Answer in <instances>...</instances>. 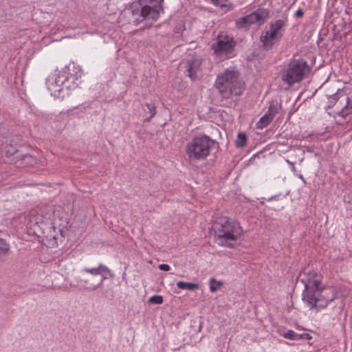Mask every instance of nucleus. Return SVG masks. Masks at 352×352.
Wrapping results in <instances>:
<instances>
[{"label": "nucleus", "mask_w": 352, "mask_h": 352, "mask_svg": "<svg viewBox=\"0 0 352 352\" xmlns=\"http://www.w3.org/2000/svg\"><path fill=\"white\" fill-rule=\"evenodd\" d=\"M82 272L89 274L92 276L84 275L76 276L69 282L71 287L94 291L102 285L104 280H105L108 276L110 277L113 276L111 270L102 263H100L96 267H85L82 269Z\"/></svg>", "instance_id": "7ed1b4c3"}, {"label": "nucleus", "mask_w": 352, "mask_h": 352, "mask_svg": "<svg viewBox=\"0 0 352 352\" xmlns=\"http://www.w3.org/2000/svg\"><path fill=\"white\" fill-rule=\"evenodd\" d=\"M328 108H331L338 102V108L341 109L340 114L345 117L351 113L352 107L349 106V98L342 89H338L337 92L328 98Z\"/></svg>", "instance_id": "9b49d317"}, {"label": "nucleus", "mask_w": 352, "mask_h": 352, "mask_svg": "<svg viewBox=\"0 0 352 352\" xmlns=\"http://www.w3.org/2000/svg\"><path fill=\"white\" fill-rule=\"evenodd\" d=\"M67 264V261L66 259H62L59 261L58 266L61 270H63V268L65 270H67L66 269Z\"/></svg>", "instance_id": "a878e982"}, {"label": "nucleus", "mask_w": 352, "mask_h": 352, "mask_svg": "<svg viewBox=\"0 0 352 352\" xmlns=\"http://www.w3.org/2000/svg\"><path fill=\"white\" fill-rule=\"evenodd\" d=\"M287 164H289L291 166V169L292 172L296 173V170L294 166V163L292 162H290L289 160H285Z\"/></svg>", "instance_id": "cd10ccee"}, {"label": "nucleus", "mask_w": 352, "mask_h": 352, "mask_svg": "<svg viewBox=\"0 0 352 352\" xmlns=\"http://www.w3.org/2000/svg\"><path fill=\"white\" fill-rule=\"evenodd\" d=\"M37 160L30 155H23V164H25V166H34L37 164Z\"/></svg>", "instance_id": "6ab92c4d"}, {"label": "nucleus", "mask_w": 352, "mask_h": 352, "mask_svg": "<svg viewBox=\"0 0 352 352\" xmlns=\"http://www.w3.org/2000/svg\"><path fill=\"white\" fill-rule=\"evenodd\" d=\"M202 60L197 56H190L184 63L185 72L192 80L196 79L201 70Z\"/></svg>", "instance_id": "ddd939ff"}, {"label": "nucleus", "mask_w": 352, "mask_h": 352, "mask_svg": "<svg viewBox=\"0 0 352 352\" xmlns=\"http://www.w3.org/2000/svg\"><path fill=\"white\" fill-rule=\"evenodd\" d=\"M296 16L297 17H302L303 16V12L301 9H299L296 12Z\"/></svg>", "instance_id": "c85d7f7f"}, {"label": "nucleus", "mask_w": 352, "mask_h": 352, "mask_svg": "<svg viewBox=\"0 0 352 352\" xmlns=\"http://www.w3.org/2000/svg\"><path fill=\"white\" fill-rule=\"evenodd\" d=\"M148 302L154 305H161L163 303V297L160 295H154L149 298Z\"/></svg>", "instance_id": "4be33fe9"}, {"label": "nucleus", "mask_w": 352, "mask_h": 352, "mask_svg": "<svg viewBox=\"0 0 352 352\" xmlns=\"http://www.w3.org/2000/svg\"><path fill=\"white\" fill-rule=\"evenodd\" d=\"M299 177H300V179H301L304 182H305V179H304V177H302V175H300Z\"/></svg>", "instance_id": "c756f323"}, {"label": "nucleus", "mask_w": 352, "mask_h": 352, "mask_svg": "<svg viewBox=\"0 0 352 352\" xmlns=\"http://www.w3.org/2000/svg\"><path fill=\"white\" fill-rule=\"evenodd\" d=\"M25 221L27 226V232L28 235L36 234V228L38 226V217H36L34 212H32L28 218L25 217Z\"/></svg>", "instance_id": "4468645a"}, {"label": "nucleus", "mask_w": 352, "mask_h": 352, "mask_svg": "<svg viewBox=\"0 0 352 352\" xmlns=\"http://www.w3.org/2000/svg\"><path fill=\"white\" fill-rule=\"evenodd\" d=\"M273 116L272 113L269 111L260 118L258 122L256 123V127L260 129H263L271 122Z\"/></svg>", "instance_id": "dca6fc26"}, {"label": "nucleus", "mask_w": 352, "mask_h": 352, "mask_svg": "<svg viewBox=\"0 0 352 352\" xmlns=\"http://www.w3.org/2000/svg\"><path fill=\"white\" fill-rule=\"evenodd\" d=\"M9 250L8 245L3 239H0V256H4Z\"/></svg>", "instance_id": "5701e85b"}, {"label": "nucleus", "mask_w": 352, "mask_h": 352, "mask_svg": "<svg viewBox=\"0 0 352 352\" xmlns=\"http://www.w3.org/2000/svg\"><path fill=\"white\" fill-rule=\"evenodd\" d=\"M270 12L265 8H258L250 14L239 18L235 21L237 28H247L251 25L258 23L262 24L269 17Z\"/></svg>", "instance_id": "1a4fd4ad"}, {"label": "nucleus", "mask_w": 352, "mask_h": 352, "mask_svg": "<svg viewBox=\"0 0 352 352\" xmlns=\"http://www.w3.org/2000/svg\"><path fill=\"white\" fill-rule=\"evenodd\" d=\"M215 6L221 8H226V10H232L234 9V6L228 0H210Z\"/></svg>", "instance_id": "a211bd4d"}, {"label": "nucleus", "mask_w": 352, "mask_h": 352, "mask_svg": "<svg viewBox=\"0 0 352 352\" xmlns=\"http://www.w3.org/2000/svg\"><path fill=\"white\" fill-rule=\"evenodd\" d=\"M178 288L181 289H188L190 291L197 289L199 288V285L197 283H188L184 281H179L177 283Z\"/></svg>", "instance_id": "f3484780"}, {"label": "nucleus", "mask_w": 352, "mask_h": 352, "mask_svg": "<svg viewBox=\"0 0 352 352\" xmlns=\"http://www.w3.org/2000/svg\"><path fill=\"white\" fill-rule=\"evenodd\" d=\"M235 71L226 70L217 76L215 87L223 98L229 99L232 96H240L243 91V85L238 80Z\"/></svg>", "instance_id": "20e7f679"}, {"label": "nucleus", "mask_w": 352, "mask_h": 352, "mask_svg": "<svg viewBox=\"0 0 352 352\" xmlns=\"http://www.w3.org/2000/svg\"><path fill=\"white\" fill-rule=\"evenodd\" d=\"M309 67L302 59L294 60L282 74V80L288 85L301 81L309 72Z\"/></svg>", "instance_id": "0eeeda50"}, {"label": "nucleus", "mask_w": 352, "mask_h": 352, "mask_svg": "<svg viewBox=\"0 0 352 352\" xmlns=\"http://www.w3.org/2000/svg\"><path fill=\"white\" fill-rule=\"evenodd\" d=\"M210 290L212 292H215L217 290L218 287L222 285V283L221 281H217L214 278H212L210 280Z\"/></svg>", "instance_id": "412c9836"}, {"label": "nucleus", "mask_w": 352, "mask_h": 352, "mask_svg": "<svg viewBox=\"0 0 352 352\" xmlns=\"http://www.w3.org/2000/svg\"><path fill=\"white\" fill-rule=\"evenodd\" d=\"M287 25V19H278L271 23L269 29L263 32L260 37V41L264 50H270L283 36V33Z\"/></svg>", "instance_id": "423d86ee"}, {"label": "nucleus", "mask_w": 352, "mask_h": 352, "mask_svg": "<svg viewBox=\"0 0 352 352\" xmlns=\"http://www.w3.org/2000/svg\"><path fill=\"white\" fill-rule=\"evenodd\" d=\"M217 243L223 247L233 248L243 234L239 223L226 217L218 218L214 224Z\"/></svg>", "instance_id": "f03ea898"}, {"label": "nucleus", "mask_w": 352, "mask_h": 352, "mask_svg": "<svg viewBox=\"0 0 352 352\" xmlns=\"http://www.w3.org/2000/svg\"><path fill=\"white\" fill-rule=\"evenodd\" d=\"M67 80V76L63 72L55 70L46 79V85L51 94L58 96L62 90L63 83Z\"/></svg>", "instance_id": "f8f14e48"}, {"label": "nucleus", "mask_w": 352, "mask_h": 352, "mask_svg": "<svg viewBox=\"0 0 352 352\" xmlns=\"http://www.w3.org/2000/svg\"><path fill=\"white\" fill-rule=\"evenodd\" d=\"M164 12V9L162 6H142L141 10H131V23H133L135 25H137L144 21H147L149 23H153V21H156L160 14Z\"/></svg>", "instance_id": "6e6552de"}, {"label": "nucleus", "mask_w": 352, "mask_h": 352, "mask_svg": "<svg viewBox=\"0 0 352 352\" xmlns=\"http://www.w3.org/2000/svg\"><path fill=\"white\" fill-rule=\"evenodd\" d=\"M215 141L206 135L193 138L186 144L185 151L192 162L204 160L209 155Z\"/></svg>", "instance_id": "39448f33"}, {"label": "nucleus", "mask_w": 352, "mask_h": 352, "mask_svg": "<svg viewBox=\"0 0 352 352\" xmlns=\"http://www.w3.org/2000/svg\"><path fill=\"white\" fill-rule=\"evenodd\" d=\"M235 43L232 37L221 33L217 37V41L212 45L214 53L223 58L231 57Z\"/></svg>", "instance_id": "9d476101"}, {"label": "nucleus", "mask_w": 352, "mask_h": 352, "mask_svg": "<svg viewBox=\"0 0 352 352\" xmlns=\"http://www.w3.org/2000/svg\"><path fill=\"white\" fill-rule=\"evenodd\" d=\"M284 338L293 340H310L311 336L307 333H298L292 330H288L283 335Z\"/></svg>", "instance_id": "2eb2a0df"}, {"label": "nucleus", "mask_w": 352, "mask_h": 352, "mask_svg": "<svg viewBox=\"0 0 352 352\" xmlns=\"http://www.w3.org/2000/svg\"><path fill=\"white\" fill-rule=\"evenodd\" d=\"M159 268L163 271H168L170 270V266L167 264H161L159 265Z\"/></svg>", "instance_id": "bb28decb"}, {"label": "nucleus", "mask_w": 352, "mask_h": 352, "mask_svg": "<svg viewBox=\"0 0 352 352\" xmlns=\"http://www.w3.org/2000/svg\"><path fill=\"white\" fill-rule=\"evenodd\" d=\"M164 0H148V2L151 3L150 6H162V2Z\"/></svg>", "instance_id": "393cba45"}, {"label": "nucleus", "mask_w": 352, "mask_h": 352, "mask_svg": "<svg viewBox=\"0 0 352 352\" xmlns=\"http://www.w3.org/2000/svg\"><path fill=\"white\" fill-rule=\"evenodd\" d=\"M300 281L305 285L302 299L310 309L318 310L327 306L334 298V295L327 296V291L321 285V276L314 271L300 274Z\"/></svg>", "instance_id": "f257e3e1"}, {"label": "nucleus", "mask_w": 352, "mask_h": 352, "mask_svg": "<svg viewBox=\"0 0 352 352\" xmlns=\"http://www.w3.org/2000/svg\"><path fill=\"white\" fill-rule=\"evenodd\" d=\"M246 135L245 133H239L236 140V146L237 147H243L246 144Z\"/></svg>", "instance_id": "aec40b11"}, {"label": "nucleus", "mask_w": 352, "mask_h": 352, "mask_svg": "<svg viewBox=\"0 0 352 352\" xmlns=\"http://www.w3.org/2000/svg\"><path fill=\"white\" fill-rule=\"evenodd\" d=\"M146 107H147L149 113H151L150 118H153L155 115V113H156L155 106L152 104H146Z\"/></svg>", "instance_id": "b1692460"}]
</instances>
